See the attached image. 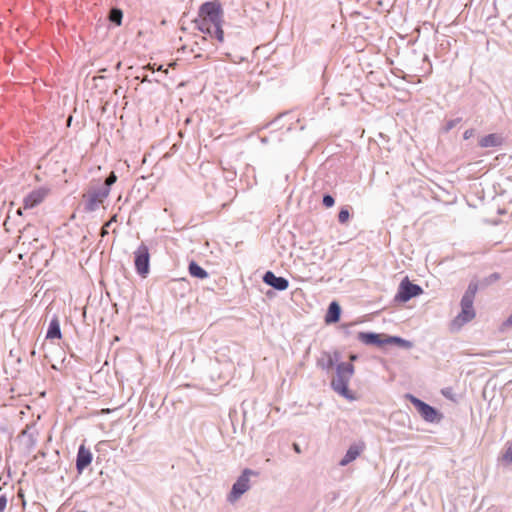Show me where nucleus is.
<instances>
[{
    "label": "nucleus",
    "instance_id": "nucleus-11",
    "mask_svg": "<svg viewBox=\"0 0 512 512\" xmlns=\"http://www.w3.org/2000/svg\"><path fill=\"white\" fill-rule=\"evenodd\" d=\"M263 281L279 291L286 290L289 286V281L286 278L276 276L272 271H267L264 274Z\"/></svg>",
    "mask_w": 512,
    "mask_h": 512
},
{
    "label": "nucleus",
    "instance_id": "nucleus-31",
    "mask_svg": "<svg viewBox=\"0 0 512 512\" xmlns=\"http://www.w3.org/2000/svg\"><path fill=\"white\" fill-rule=\"evenodd\" d=\"M7 497L5 495H0V512H4L7 507Z\"/></svg>",
    "mask_w": 512,
    "mask_h": 512
},
{
    "label": "nucleus",
    "instance_id": "nucleus-29",
    "mask_svg": "<svg viewBox=\"0 0 512 512\" xmlns=\"http://www.w3.org/2000/svg\"><path fill=\"white\" fill-rule=\"evenodd\" d=\"M501 278V275L497 272L490 274L486 279L485 282L487 284H492L496 281H498Z\"/></svg>",
    "mask_w": 512,
    "mask_h": 512
},
{
    "label": "nucleus",
    "instance_id": "nucleus-20",
    "mask_svg": "<svg viewBox=\"0 0 512 512\" xmlns=\"http://www.w3.org/2000/svg\"><path fill=\"white\" fill-rule=\"evenodd\" d=\"M385 341H386V344H397L403 348L411 347V343L409 341L402 339L400 337H397V336H389V337L385 338Z\"/></svg>",
    "mask_w": 512,
    "mask_h": 512
},
{
    "label": "nucleus",
    "instance_id": "nucleus-16",
    "mask_svg": "<svg viewBox=\"0 0 512 512\" xmlns=\"http://www.w3.org/2000/svg\"><path fill=\"white\" fill-rule=\"evenodd\" d=\"M61 337H62V333H61L59 320L57 317H54L49 323L46 338L47 339H61Z\"/></svg>",
    "mask_w": 512,
    "mask_h": 512
},
{
    "label": "nucleus",
    "instance_id": "nucleus-36",
    "mask_svg": "<svg viewBox=\"0 0 512 512\" xmlns=\"http://www.w3.org/2000/svg\"><path fill=\"white\" fill-rule=\"evenodd\" d=\"M495 352L494 351H488L486 353H483L484 356H491L493 355Z\"/></svg>",
    "mask_w": 512,
    "mask_h": 512
},
{
    "label": "nucleus",
    "instance_id": "nucleus-5",
    "mask_svg": "<svg viewBox=\"0 0 512 512\" xmlns=\"http://www.w3.org/2000/svg\"><path fill=\"white\" fill-rule=\"evenodd\" d=\"M257 475L256 472L249 468H245L241 475L233 484L230 493L228 494V501L233 503L237 501L245 492L250 489V476Z\"/></svg>",
    "mask_w": 512,
    "mask_h": 512
},
{
    "label": "nucleus",
    "instance_id": "nucleus-30",
    "mask_svg": "<svg viewBox=\"0 0 512 512\" xmlns=\"http://www.w3.org/2000/svg\"><path fill=\"white\" fill-rule=\"evenodd\" d=\"M461 121V118H456V119H452V120H449L447 123H446V130L449 131L451 130L452 128H454L459 122Z\"/></svg>",
    "mask_w": 512,
    "mask_h": 512
},
{
    "label": "nucleus",
    "instance_id": "nucleus-35",
    "mask_svg": "<svg viewBox=\"0 0 512 512\" xmlns=\"http://www.w3.org/2000/svg\"><path fill=\"white\" fill-rule=\"evenodd\" d=\"M112 410L109 409V408H106V409H102L101 410V414H109Z\"/></svg>",
    "mask_w": 512,
    "mask_h": 512
},
{
    "label": "nucleus",
    "instance_id": "nucleus-24",
    "mask_svg": "<svg viewBox=\"0 0 512 512\" xmlns=\"http://www.w3.org/2000/svg\"><path fill=\"white\" fill-rule=\"evenodd\" d=\"M350 218V213L348 208H341V210L338 213V221L341 224H345Z\"/></svg>",
    "mask_w": 512,
    "mask_h": 512
},
{
    "label": "nucleus",
    "instance_id": "nucleus-28",
    "mask_svg": "<svg viewBox=\"0 0 512 512\" xmlns=\"http://www.w3.org/2000/svg\"><path fill=\"white\" fill-rule=\"evenodd\" d=\"M322 202L325 207L330 208L334 205L335 200L331 195L327 194V195H324Z\"/></svg>",
    "mask_w": 512,
    "mask_h": 512
},
{
    "label": "nucleus",
    "instance_id": "nucleus-10",
    "mask_svg": "<svg viewBox=\"0 0 512 512\" xmlns=\"http://www.w3.org/2000/svg\"><path fill=\"white\" fill-rule=\"evenodd\" d=\"M340 354L338 351H334L333 353L328 351H323L320 356L317 358V366L324 370L330 371L335 363L339 360Z\"/></svg>",
    "mask_w": 512,
    "mask_h": 512
},
{
    "label": "nucleus",
    "instance_id": "nucleus-25",
    "mask_svg": "<svg viewBox=\"0 0 512 512\" xmlns=\"http://www.w3.org/2000/svg\"><path fill=\"white\" fill-rule=\"evenodd\" d=\"M117 217L118 215L117 214H114L109 221H107L102 229H101V236L104 237L108 234V228L111 227V224L114 223V222H117Z\"/></svg>",
    "mask_w": 512,
    "mask_h": 512
},
{
    "label": "nucleus",
    "instance_id": "nucleus-15",
    "mask_svg": "<svg viewBox=\"0 0 512 512\" xmlns=\"http://www.w3.org/2000/svg\"><path fill=\"white\" fill-rule=\"evenodd\" d=\"M478 144L481 148L499 147L503 144V138L497 133H491L482 137Z\"/></svg>",
    "mask_w": 512,
    "mask_h": 512
},
{
    "label": "nucleus",
    "instance_id": "nucleus-9",
    "mask_svg": "<svg viewBox=\"0 0 512 512\" xmlns=\"http://www.w3.org/2000/svg\"><path fill=\"white\" fill-rule=\"evenodd\" d=\"M422 293V288L419 285L410 282V280L406 277L400 282L395 300L400 302H407L411 298L416 297Z\"/></svg>",
    "mask_w": 512,
    "mask_h": 512
},
{
    "label": "nucleus",
    "instance_id": "nucleus-4",
    "mask_svg": "<svg viewBox=\"0 0 512 512\" xmlns=\"http://www.w3.org/2000/svg\"><path fill=\"white\" fill-rule=\"evenodd\" d=\"M352 363L341 362L336 366V377L332 380L331 386L341 396L353 400L354 396L348 388L349 382L354 374Z\"/></svg>",
    "mask_w": 512,
    "mask_h": 512
},
{
    "label": "nucleus",
    "instance_id": "nucleus-26",
    "mask_svg": "<svg viewBox=\"0 0 512 512\" xmlns=\"http://www.w3.org/2000/svg\"><path fill=\"white\" fill-rule=\"evenodd\" d=\"M512 327V313L509 317L503 321L499 327L500 332H506L508 329Z\"/></svg>",
    "mask_w": 512,
    "mask_h": 512
},
{
    "label": "nucleus",
    "instance_id": "nucleus-37",
    "mask_svg": "<svg viewBox=\"0 0 512 512\" xmlns=\"http://www.w3.org/2000/svg\"><path fill=\"white\" fill-rule=\"evenodd\" d=\"M356 359H357V356H356V355H351V356H350V360H351V361H355Z\"/></svg>",
    "mask_w": 512,
    "mask_h": 512
},
{
    "label": "nucleus",
    "instance_id": "nucleus-33",
    "mask_svg": "<svg viewBox=\"0 0 512 512\" xmlns=\"http://www.w3.org/2000/svg\"><path fill=\"white\" fill-rule=\"evenodd\" d=\"M293 449L296 453H301V449H300V446L297 444V443H294L293 444Z\"/></svg>",
    "mask_w": 512,
    "mask_h": 512
},
{
    "label": "nucleus",
    "instance_id": "nucleus-1",
    "mask_svg": "<svg viewBox=\"0 0 512 512\" xmlns=\"http://www.w3.org/2000/svg\"><path fill=\"white\" fill-rule=\"evenodd\" d=\"M222 17L223 10L220 2L218 0L207 1L199 7L198 16L194 23L202 33L222 43L224 40Z\"/></svg>",
    "mask_w": 512,
    "mask_h": 512
},
{
    "label": "nucleus",
    "instance_id": "nucleus-14",
    "mask_svg": "<svg viewBox=\"0 0 512 512\" xmlns=\"http://www.w3.org/2000/svg\"><path fill=\"white\" fill-rule=\"evenodd\" d=\"M357 338L366 345L382 346L386 344L385 339H382V335L372 332H359Z\"/></svg>",
    "mask_w": 512,
    "mask_h": 512
},
{
    "label": "nucleus",
    "instance_id": "nucleus-18",
    "mask_svg": "<svg viewBox=\"0 0 512 512\" xmlns=\"http://www.w3.org/2000/svg\"><path fill=\"white\" fill-rule=\"evenodd\" d=\"M189 273L191 276L199 278V279H205L208 277V273L205 269H203L201 266H199L196 262L192 261L189 264L188 267Z\"/></svg>",
    "mask_w": 512,
    "mask_h": 512
},
{
    "label": "nucleus",
    "instance_id": "nucleus-34",
    "mask_svg": "<svg viewBox=\"0 0 512 512\" xmlns=\"http://www.w3.org/2000/svg\"><path fill=\"white\" fill-rule=\"evenodd\" d=\"M23 210H25V209L23 208V206H22V207H20V208H18V209H17V211H16V214H17L18 216H22V215H23Z\"/></svg>",
    "mask_w": 512,
    "mask_h": 512
},
{
    "label": "nucleus",
    "instance_id": "nucleus-12",
    "mask_svg": "<svg viewBox=\"0 0 512 512\" xmlns=\"http://www.w3.org/2000/svg\"><path fill=\"white\" fill-rule=\"evenodd\" d=\"M92 462V453L91 451L85 447L84 444H81L78 449L77 458H76V469L79 473H81L87 466H89Z\"/></svg>",
    "mask_w": 512,
    "mask_h": 512
},
{
    "label": "nucleus",
    "instance_id": "nucleus-21",
    "mask_svg": "<svg viewBox=\"0 0 512 512\" xmlns=\"http://www.w3.org/2000/svg\"><path fill=\"white\" fill-rule=\"evenodd\" d=\"M385 341H386V344H397L403 348L411 347V343L409 341L402 339L400 337H397V336H389V337L385 338Z\"/></svg>",
    "mask_w": 512,
    "mask_h": 512
},
{
    "label": "nucleus",
    "instance_id": "nucleus-38",
    "mask_svg": "<svg viewBox=\"0 0 512 512\" xmlns=\"http://www.w3.org/2000/svg\"><path fill=\"white\" fill-rule=\"evenodd\" d=\"M154 66H155V64H154L153 66H151L150 64L148 65V67H149L151 70H154Z\"/></svg>",
    "mask_w": 512,
    "mask_h": 512
},
{
    "label": "nucleus",
    "instance_id": "nucleus-22",
    "mask_svg": "<svg viewBox=\"0 0 512 512\" xmlns=\"http://www.w3.org/2000/svg\"><path fill=\"white\" fill-rule=\"evenodd\" d=\"M123 13L118 8H113L109 13V20L117 25H121Z\"/></svg>",
    "mask_w": 512,
    "mask_h": 512
},
{
    "label": "nucleus",
    "instance_id": "nucleus-23",
    "mask_svg": "<svg viewBox=\"0 0 512 512\" xmlns=\"http://www.w3.org/2000/svg\"><path fill=\"white\" fill-rule=\"evenodd\" d=\"M117 181V175L114 171H112L108 177L105 179L104 183L102 185L99 184L100 187H107L108 188V194L110 195L111 186Z\"/></svg>",
    "mask_w": 512,
    "mask_h": 512
},
{
    "label": "nucleus",
    "instance_id": "nucleus-32",
    "mask_svg": "<svg viewBox=\"0 0 512 512\" xmlns=\"http://www.w3.org/2000/svg\"><path fill=\"white\" fill-rule=\"evenodd\" d=\"M475 133V130L474 129H467L464 133H463V138L465 140L471 138Z\"/></svg>",
    "mask_w": 512,
    "mask_h": 512
},
{
    "label": "nucleus",
    "instance_id": "nucleus-17",
    "mask_svg": "<svg viewBox=\"0 0 512 512\" xmlns=\"http://www.w3.org/2000/svg\"><path fill=\"white\" fill-rule=\"evenodd\" d=\"M340 318V307L336 302H332L329 305L328 313L326 315V322H337Z\"/></svg>",
    "mask_w": 512,
    "mask_h": 512
},
{
    "label": "nucleus",
    "instance_id": "nucleus-19",
    "mask_svg": "<svg viewBox=\"0 0 512 512\" xmlns=\"http://www.w3.org/2000/svg\"><path fill=\"white\" fill-rule=\"evenodd\" d=\"M31 427L29 425L26 426L25 429L22 430L20 437L27 438L26 446L28 449L34 448L36 444V439L32 433H30Z\"/></svg>",
    "mask_w": 512,
    "mask_h": 512
},
{
    "label": "nucleus",
    "instance_id": "nucleus-13",
    "mask_svg": "<svg viewBox=\"0 0 512 512\" xmlns=\"http://www.w3.org/2000/svg\"><path fill=\"white\" fill-rule=\"evenodd\" d=\"M364 449H365V444L363 442L352 444L348 448L344 457L339 462V465L340 466L348 465L349 463L354 461L357 457H359L361 455V453L364 451Z\"/></svg>",
    "mask_w": 512,
    "mask_h": 512
},
{
    "label": "nucleus",
    "instance_id": "nucleus-2",
    "mask_svg": "<svg viewBox=\"0 0 512 512\" xmlns=\"http://www.w3.org/2000/svg\"><path fill=\"white\" fill-rule=\"evenodd\" d=\"M99 180L95 184L93 180L81 196V206L85 213H92L98 210L109 197L108 188L100 187Z\"/></svg>",
    "mask_w": 512,
    "mask_h": 512
},
{
    "label": "nucleus",
    "instance_id": "nucleus-3",
    "mask_svg": "<svg viewBox=\"0 0 512 512\" xmlns=\"http://www.w3.org/2000/svg\"><path fill=\"white\" fill-rule=\"evenodd\" d=\"M477 284L471 283L469 284L466 292L464 293L462 299H461V311L460 313L452 320V327L459 329L466 323L472 321L475 316L476 312L474 310V299L477 292Z\"/></svg>",
    "mask_w": 512,
    "mask_h": 512
},
{
    "label": "nucleus",
    "instance_id": "nucleus-6",
    "mask_svg": "<svg viewBox=\"0 0 512 512\" xmlns=\"http://www.w3.org/2000/svg\"><path fill=\"white\" fill-rule=\"evenodd\" d=\"M405 397L414 405L416 410L419 412L421 417L426 422H439L442 419L441 413H439L434 407L430 406L429 404L425 403L424 401L420 400L414 395L406 394Z\"/></svg>",
    "mask_w": 512,
    "mask_h": 512
},
{
    "label": "nucleus",
    "instance_id": "nucleus-7",
    "mask_svg": "<svg viewBox=\"0 0 512 512\" xmlns=\"http://www.w3.org/2000/svg\"><path fill=\"white\" fill-rule=\"evenodd\" d=\"M134 264L136 272L142 276L146 277L149 273V264H150V253L149 248L146 244L141 243L134 252Z\"/></svg>",
    "mask_w": 512,
    "mask_h": 512
},
{
    "label": "nucleus",
    "instance_id": "nucleus-27",
    "mask_svg": "<svg viewBox=\"0 0 512 512\" xmlns=\"http://www.w3.org/2000/svg\"><path fill=\"white\" fill-rule=\"evenodd\" d=\"M502 460L507 462V463H512V444L509 445L507 447V449L505 450L503 456H502Z\"/></svg>",
    "mask_w": 512,
    "mask_h": 512
},
{
    "label": "nucleus",
    "instance_id": "nucleus-8",
    "mask_svg": "<svg viewBox=\"0 0 512 512\" xmlns=\"http://www.w3.org/2000/svg\"><path fill=\"white\" fill-rule=\"evenodd\" d=\"M50 193V188L45 186L33 189L23 198V208L25 210H30L39 206L45 201V199L50 195Z\"/></svg>",
    "mask_w": 512,
    "mask_h": 512
}]
</instances>
